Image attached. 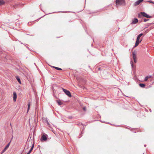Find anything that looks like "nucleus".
Returning <instances> with one entry per match:
<instances>
[{"label": "nucleus", "instance_id": "f257e3e1", "mask_svg": "<svg viewBox=\"0 0 154 154\" xmlns=\"http://www.w3.org/2000/svg\"><path fill=\"white\" fill-rule=\"evenodd\" d=\"M138 17L139 18H142L143 17H145L147 18H151L152 17V16H149L145 12H141L140 13L138 14Z\"/></svg>", "mask_w": 154, "mask_h": 154}, {"label": "nucleus", "instance_id": "f03ea898", "mask_svg": "<svg viewBox=\"0 0 154 154\" xmlns=\"http://www.w3.org/2000/svg\"><path fill=\"white\" fill-rule=\"evenodd\" d=\"M61 89L63 90V91L69 97H71L72 95L71 93L69 91L67 90L66 89H65L63 88H61Z\"/></svg>", "mask_w": 154, "mask_h": 154}, {"label": "nucleus", "instance_id": "7ed1b4c3", "mask_svg": "<svg viewBox=\"0 0 154 154\" xmlns=\"http://www.w3.org/2000/svg\"><path fill=\"white\" fill-rule=\"evenodd\" d=\"M125 3L124 0H116V4L117 5H122Z\"/></svg>", "mask_w": 154, "mask_h": 154}, {"label": "nucleus", "instance_id": "20e7f679", "mask_svg": "<svg viewBox=\"0 0 154 154\" xmlns=\"http://www.w3.org/2000/svg\"><path fill=\"white\" fill-rule=\"evenodd\" d=\"M48 136L45 134H44L42 136L41 140L42 141H46L47 139Z\"/></svg>", "mask_w": 154, "mask_h": 154}, {"label": "nucleus", "instance_id": "39448f33", "mask_svg": "<svg viewBox=\"0 0 154 154\" xmlns=\"http://www.w3.org/2000/svg\"><path fill=\"white\" fill-rule=\"evenodd\" d=\"M132 54L133 55V58L134 62L135 63H136L137 62L136 60V53L135 51H134L132 52Z\"/></svg>", "mask_w": 154, "mask_h": 154}, {"label": "nucleus", "instance_id": "423d86ee", "mask_svg": "<svg viewBox=\"0 0 154 154\" xmlns=\"http://www.w3.org/2000/svg\"><path fill=\"white\" fill-rule=\"evenodd\" d=\"M10 142L8 143L5 146V147L4 148V149L2 150V153L5 152L6 150L8 149V147L9 146L10 144Z\"/></svg>", "mask_w": 154, "mask_h": 154}, {"label": "nucleus", "instance_id": "0eeeda50", "mask_svg": "<svg viewBox=\"0 0 154 154\" xmlns=\"http://www.w3.org/2000/svg\"><path fill=\"white\" fill-rule=\"evenodd\" d=\"M144 0H138L135 2L134 3V6H136L139 5L140 3L143 2Z\"/></svg>", "mask_w": 154, "mask_h": 154}, {"label": "nucleus", "instance_id": "6e6552de", "mask_svg": "<svg viewBox=\"0 0 154 154\" xmlns=\"http://www.w3.org/2000/svg\"><path fill=\"white\" fill-rule=\"evenodd\" d=\"M17 95L16 93L15 92H13V100L15 102L17 99Z\"/></svg>", "mask_w": 154, "mask_h": 154}, {"label": "nucleus", "instance_id": "1a4fd4ad", "mask_svg": "<svg viewBox=\"0 0 154 154\" xmlns=\"http://www.w3.org/2000/svg\"><path fill=\"white\" fill-rule=\"evenodd\" d=\"M138 21V20L136 18H135L134 19V20L132 21V22L131 23V24H136L137 23Z\"/></svg>", "mask_w": 154, "mask_h": 154}, {"label": "nucleus", "instance_id": "9d476101", "mask_svg": "<svg viewBox=\"0 0 154 154\" xmlns=\"http://www.w3.org/2000/svg\"><path fill=\"white\" fill-rule=\"evenodd\" d=\"M29 143H30L31 144V145H32V142H28L26 143V145H27V148L26 149V147H25V149L26 150L27 149H28V148L29 147H30V146H29Z\"/></svg>", "mask_w": 154, "mask_h": 154}, {"label": "nucleus", "instance_id": "9b49d317", "mask_svg": "<svg viewBox=\"0 0 154 154\" xmlns=\"http://www.w3.org/2000/svg\"><path fill=\"white\" fill-rule=\"evenodd\" d=\"M16 78L17 80V81L19 82V83H20V84H21V82L20 79V78L18 76H16Z\"/></svg>", "mask_w": 154, "mask_h": 154}, {"label": "nucleus", "instance_id": "f8f14e48", "mask_svg": "<svg viewBox=\"0 0 154 154\" xmlns=\"http://www.w3.org/2000/svg\"><path fill=\"white\" fill-rule=\"evenodd\" d=\"M154 24V23H147V24H146L145 25V26H146V27H145V28H146L147 27H148L149 26L153 24Z\"/></svg>", "mask_w": 154, "mask_h": 154}, {"label": "nucleus", "instance_id": "ddd939ff", "mask_svg": "<svg viewBox=\"0 0 154 154\" xmlns=\"http://www.w3.org/2000/svg\"><path fill=\"white\" fill-rule=\"evenodd\" d=\"M5 2L3 0H0V6L4 5Z\"/></svg>", "mask_w": 154, "mask_h": 154}, {"label": "nucleus", "instance_id": "4468645a", "mask_svg": "<svg viewBox=\"0 0 154 154\" xmlns=\"http://www.w3.org/2000/svg\"><path fill=\"white\" fill-rule=\"evenodd\" d=\"M30 102H29L28 104V108H27V112H28L30 109Z\"/></svg>", "mask_w": 154, "mask_h": 154}, {"label": "nucleus", "instance_id": "2eb2a0df", "mask_svg": "<svg viewBox=\"0 0 154 154\" xmlns=\"http://www.w3.org/2000/svg\"><path fill=\"white\" fill-rule=\"evenodd\" d=\"M151 77V75H150L149 76H146L145 77V79H144V81H146L148 80V78H150Z\"/></svg>", "mask_w": 154, "mask_h": 154}, {"label": "nucleus", "instance_id": "dca6fc26", "mask_svg": "<svg viewBox=\"0 0 154 154\" xmlns=\"http://www.w3.org/2000/svg\"><path fill=\"white\" fill-rule=\"evenodd\" d=\"M139 85L141 88H144L145 86V84L143 83H140Z\"/></svg>", "mask_w": 154, "mask_h": 154}, {"label": "nucleus", "instance_id": "f3484780", "mask_svg": "<svg viewBox=\"0 0 154 154\" xmlns=\"http://www.w3.org/2000/svg\"><path fill=\"white\" fill-rule=\"evenodd\" d=\"M53 67L55 69H56L58 70H62V69L61 68L55 67V66H53Z\"/></svg>", "mask_w": 154, "mask_h": 154}, {"label": "nucleus", "instance_id": "a211bd4d", "mask_svg": "<svg viewBox=\"0 0 154 154\" xmlns=\"http://www.w3.org/2000/svg\"><path fill=\"white\" fill-rule=\"evenodd\" d=\"M34 146V144L33 143L32 144L31 147V148L30 149V150L29 151L30 152H31L32 151V149H33Z\"/></svg>", "mask_w": 154, "mask_h": 154}, {"label": "nucleus", "instance_id": "6ab92c4d", "mask_svg": "<svg viewBox=\"0 0 154 154\" xmlns=\"http://www.w3.org/2000/svg\"><path fill=\"white\" fill-rule=\"evenodd\" d=\"M56 101L59 105H60L62 104V103L60 100H57Z\"/></svg>", "mask_w": 154, "mask_h": 154}, {"label": "nucleus", "instance_id": "aec40b11", "mask_svg": "<svg viewBox=\"0 0 154 154\" xmlns=\"http://www.w3.org/2000/svg\"><path fill=\"white\" fill-rule=\"evenodd\" d=\"M141 40L140 41V39L139 38H137L136 41V42L138 43H139L141 42Z\"/></svg>", "mask_w": 154, "mask_h": 154}, {"label": "nucleus", "instance_id": "412c9836", "mask_svg": "<svg viewBox=\"0 0 154 154\" xmlns=\"http://www.w3.org/2000/svg\"><path fill=\"white\" fill-rule=\"evenodd\" d=\"M143 35V33H140V34L137 36V38H139L140 39V37L141 36H142Z\"/></svg>", "mask_w": 154, "mask_h": 154}, {"label": "nucleus", "instance_id": "4be33fe9", "mask_svg": "<svg viewBox=\"0 0 154 154\" xmlns=\"http://www.w3.org/2000/svg\"><path fill=\"white\" fill-rule=\"evenodd\" d=\"M131 65L132 68H133L134 67V65L133 63V62L132 60L131 61Z\"/></svg>", "mask_w": 154, "mask_h": 154}, {"label": "nucleus", "instance_id": "5701e85b", "mask_svg": "<svg viewBox=\"0 0 154 154\" xmlns=\"http://www.w3.org/2000/svg\"><path fill=\"white\" fill-rule=\"evenodd\" d=\"M76 124L79 126H80L81 125H84L81 122H79L77 123Z\"/></svg>", "mask_w": 154, "mask_h": 154}, {"label": "nucleus", "instance_id": "b1692460", "mask_svg": "<svg viewBox=\"0 0 154 154\" xmlns=\"http://www.w3.org/2000/svg\"><path fill=\"white\" fill-rule=\"evenodd\" d=\"M147 2H149V3H152L153 4H154V2H153V1H151V0H149V1H147Z\"/></svg>", "mask_w": 154, "mask_h": 154}, {"label": "nucleus", "instance_id": "393cba45", "mask_svg": "<svg viewBox=\"0 0 154 154\" xmlns=\"http://www.w3.org/2000/svg\"><path fill=\"white\" fill-rule=\"evenodd\" d=\"M143 21L145 22H146L148 21H149V19H146L145 18H144L143 19Z\"/></svg>", "mask_w": 154, "mask_h": 154}, {"label": "nucleus", "instance_id": "a878e982", "mask_svg": "<svg viewBox=\"0 0 154 154\" xmlns=\"http://www.w3.org/2000/svg\"><path fill=\"white\" fill-rule=\"evenodd\" d=\"M139 44V43H137V42H136L135 44V45L134 46V47H136V46H137Z\"/></svg>", "mask_w": 154, "mask_h": 154}, {"label": "nucleus", "instance_id": "bb28decb", "mask_svg": "<svg viewBox=\"0 0 154 154\" xmlns=\"http://www.w3.org/2000/svg\"><path fill=\"white\" fill-rule=\"evenodd\" d=\"M139 44V43H137V42H136L135 44V45L134 46V47H136V46H137Z\"/></svg>", "mask_w": 154, "mask_h": 154}, {"label": "nucleus", "instance_id": "cd10ccee", "mask_svg": "<svg viewBox=\"0 0 154 154\" xmlns=\"http://www.w3.org/2000/svg\"><path fill=\"white\" fill-rule=\"evenodd\" d=\"M46 122L47 123V124L48 125H49V123L48 120L47 119H46Z\"/></svg>", "mask_w": 154, "mask_h": 154}, {"label": "nucleus", "instance_id": "c85d7f7f", "mask_svg": "<svg viewBox=\"0 0 154 154\" xmlns=\"http://www.w3.org/2000/svg\"><path fill=\"white\" fill-rule=\"evenodd\" d=\"M83 110L84 111H86V107H84L83 108Z\"/></svg>", "mask_w": 154, "mask_h": 154}, {"label": "nucleus", "instance_id": "c756f323", "mask_svg": "<svg viewBox=\"0 0 154 154\" xmlns=\"http://www.w3.org/2000/svg\"><path fill=\"white\" fill-rule=\"evenodd\" d=\"M31 152H30L29 151L26 154H29Z\"/></svg>", "mask_w": 154, "mask_h": 154}, {"label": "nucleus", "instance_id": "7c9ffc66", "mask_svg": "<svg viewBox=\"0 0 154 154\" xmlns=\"http://www.w3.org/2000/svg\"><path fill=\"white\" fill-rule=\"evenodd\" d=\"M100 68H99L98 69L99 70H100Z\"/></svg>", "mask_w": 154, "mask_h": 154}, {"label": "nucleus", "instance_id": "2f4dec72", "mask_svg": "<svg viewBox=\"0 0 154 154\" xmlns=\"http://www.w3.org/2000/svg\"><path fill=\"white\" fill-rule=\"evenodd\" d=\"M146 144H145V145H144V146L145 147H146Z\"/></svg>", "mask_w": 154, "mask_h": 154}, {"label": "nucleus", "instance_id": "473e14b6", "mask_svg": "<svg viewBox=\"0 0 154 154\" xmlns=\"http://www.w3.org/2000/svg\"><path fill=\"white\" fill-rule=\"evenodd\" d=\"M26 47L29 49V47H28L26 46Z\"/></svg>", "mask_w": 154, "mask_h": 154}, {"label": "nucleus", "instance_id": "72a5a7b5", "mask_svg": "<svg viewBox=\"0 0 154 154\" xmlns=\"http://www.w3.org/2000/svg\"><path fill=\"white\" fill-rule=\"evenodd\" d=\"M36 110H37V108H36H36H35V112L36 111Z\"/></svg>", "mask_w": 154, "mask_h": 154}, {"label": "nucleus", "instance_id": "f704fd0d", "mask_svg": "<svg viewBox=\"0 0 154 154\" xmlns=\"http://www.w3.org/2000/svg\"><path fill=\"white\" fill-rule=\"evenodd\" d=\"M59 12H63V11H60Z\"/></svg>", "mask_w": 154, "mask_h": 154}, {"label": "nucleus", "instance_id": "c9c22d12", "mask_svg": "<svg viewBox=\"0 0 154 154\" xmlns=\"http://www.w3.org/2000/svg\"><path fill=\"white\" fill-rule=\"evenodd\" d=\"M82 131H83V130ZM83 132V131H82V133Z\"/></svg>", "mask_w": 154, "mask_h": 154}, {"label": "nucleus", "instance_id": "e433bc0d", "mask_svg": "<svg viewBox=\"0 0 154 154\" xmlns=\"http://www.w3.org/2000/svg\"><path fill=\"white\" fill-rule=\"evenodd\" d=\"M11 125V124H10V125Z\"/></svg>", "mask_w": 154, "mask_h": 154}]
</instances>
